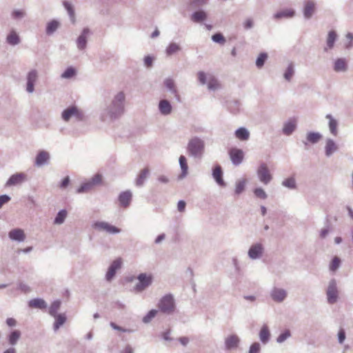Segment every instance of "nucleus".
<instances>
[{
    "label": "nucleus",
    "instance_id": "09e8293b",
    "mask_svg": "<svg viewBox=\"0 0 353 353\" xmlns=\"http://www.w3.org/2000/svg\"><path fill=\"white\" fill-rule=\"evenodd\" d=\"M157 313H158V310H157L152 309V310H150L146 314V315H145L143 317L142 321L145 324L149 323L155 317V316L157 315Z\"/></svg>",
    "mask_w": 353,
    "mask_h": 353
},
{
    "label": "nucleus",
    "instance_id": "a211bd4d",
    "mask_svg": "<svg viewBox=\"0 0 353 353\" xmlns=\"http://www.w3.org/2000/svg\"><path fill=\"white\" fill-rule=\"evenodd\" d=\"M158 110L163 116L170 115L173 110L170 101L166 99H162L159 101Z\"/></svg>",
    "mask_w": 353,
    "mask_h": 353
},
{
    "label": "nucleus",
    "instance_id": "bf43d9fd",
    "mask_svg": "<svg viewBox=\"0 0 353 353\" xmlns=\"http://www.w3.org/2000/svg\"><path fill=\"white\" fill-rule=\"evenodd\" d=\"M212 40L219 44H224L225 43V39L221 33H215L212 36Z\"/></svg>",
    "mask_w": 353,
    "mask_h": 353
},
{
    "label": "nucleus",
    "instance_id": "f3484780",
    "mask_svg": "<svg viewBox=\"0 0 353 353\" xmlns=\"http://www.w3.org/2000/svg\"><path fill=\"white\" fill-rule=\"evenodd\" d=\"M50 159V155L48 152L46 150H41L39 151L34 161V165L36 167L40 168L45 165H48L49 163Z\"/></svg>",
    "mask_w": 353,
    "mask_h": 353
},
{
    "label": "nucleus",
    "instance_id": "f8f14e48",
    "mask_svg": "<svg viewBox=\"0 0 353 353\" xmlns=\"http://www.w3.org/2000/svg\"><path fill=\"white\" fill-rule=\"evenodd\" d=\"M270 296L274 302L282 303L287 298L288 292L283 288L274 287L270 292Z\"/></svg>",
    "mask_w": 353,
    "mask_h": 353
},
{
    "label": "nucleus",
    "instance_id": "0e129e2a",
    "mask_svg": "<svg viewBox=\"0 0 353 353\" xmlns=\"http://www.w3.org/2000/svg\"><path fill=\"white\" fill-rule=\"evenodd\" d=\"M243 26L245 30L252 29L254 27V21H253L252 19H251V18L246 19L243 23Z\"/></svg>",
    "mask_w": 353,
    "mask_h": 353
},
{
    "label": "nucleus",
    "instance_id": "9b49d317",
    "mask_svg": "<svg viewBox=\"0 0 353 353\" xmlns=\"http://www.w3.org/2000/svg\"><path fill=\"white\" fill-rule=\"evenodd\" d=\"M38 79V72L35 69L30 70L26 75V88L28 93H32L34 91V83Z\"/></svg>",
    "mask_w": 353,
    "mask_h": 353
},
{
    "label": "nucleus",
    "instance_id": "0eeeda50",
    "mask_svg": "<svg viewBox=\"0 0 353 353\" xmlns=\"http://www.w3.org/2000/svg\"><path fill=\"white\" fill-rule=\"evenodd\" d=\"M137 279L139 282L134 286V290L141 292L148 288L152 283V275H148L145 273H141L138 275Z\"/></svg>",
    "mask_w": 353,
    "mask_h": 353
},
{
    "label": "nucleus",
    "instance_id": "473e14b6",
    "mask_svg": "<svg viewBox=\"0 0 353 353\" xmlns=\"http://www.w3.org/2000/svg\"><path fill=\"white\" fill-rule=\"evenodd\" d=\"M28 306L32 308L43 310L47 307V303L43 299L36 298L29 301Z\"/></svg>",
    "mask_w": 353,
    "mask_h": 353
},
{
    "label": "nucleus",
    "instance_id": "e433bc0d",
    "mask_svg": "<svg viewBox=\"0 0 353 353\" xmlns=\"http://www.w3.org/2000/svg\"><path fill=\"white\" fill-rule=\"evenodd\" d=\"M207 13L204 10H198L191 14L190 19L194 23H201L207 19Z\"/></svg>",
    "mask_w": 353,
    "mask_h": 353
},
{
    "label": "nucleus",
    "instance_id": "774afa93",
    "mask_svg": "<svg viewBox=\"0 0 353 353\" xmlns=\"http://www.w3.org/2000/svg\"><path fill=\"white\" fill-rule=\"evenodd\" d=\"M197 75H198V79H199V82L202 85L205 84L206 80H207L205 73L203 71H200L198 72Z\"/></svg>",
    "mask_w": 353,
    "mask_h": 353
},
{
    "label": "nucleus",
    "instance_id": "79ce46f5",
    "mask_svg": "<svg viewBox=\"0 0 353 353\" xmlns=\"http://www.w3.org/2000/svg\"><path fill=\"white\" fill-rule=\"evenodd\" d=\"M67 215H68V212L66 211V210H61L60 211H59V212L57 214L54 219V221H53V223L54 225H61L64 223L66 217H67Z\"/></svg>",
    "mask_w": 353,
    "mask_h": 353
},
{
    "label": "nucleus",
    "instance_id": "c85d7f7f",
    "mask_svg": "<svg viewBox=\"0 0 353 353\" xmlns=\"http://www.w3.org/2000/svg\"><path fill=\"white\" fill-rule=\"evenodd\" d=\"M325 118L329 120L328 122V127L330 133L333 136H337L338 135V121L332 117L331 114H327L325 116Z\"/></svg>",
    "mask_w": 353,
    "mask_h": 353
},
{
    "label": "nucleus",
    "instance_id": "b1692460",
    "mask_svg": "<svg viewBox=\"0 0 353 353\" xmlns=\"http://www.w3.org/2000/svg\"><path fill=\"white\" fill-rule=\"evenodd\" d=\"M8 236L11 240L19 242H22L26 239L23 230L19 228L11 230L8 233Z\"/></svg>",
    "mask_w": 353,
    "mask_h": 353
},
{
    "label": "nucleus",
    "instance_id": "37998d69",
    "mask_svg": "<svg viewBox=\"0 0 353 353\" xmlns=\"http://www.w3.org/2000/svg\"><path fill=\"white\" fill-rule=\"evenodd\" d=\"M54 317L55 318V322L54 323L53 328L54 331H57L65 323L66 316L65 314H59Z\"/></svg>",
    "mask_w": 353,
    "mask_h": 353
},
{
    "label": "nucleus",
    "instance_id": "4c0bfd02",
    "mask_svg": "<svg viewBox=\"0 0 353 353\" xmlns=\"http://www.w3.org/2000/svg\"><path fill=\"white\" fill-rule=\"evenodd\" d=\"M235 137L241 141H247L250 138V132L245 127L238 128L234 132Z\"/></svg>",
    "mask_w": 353,
    "mask_h": 353
},
{
    "label": "nucleus",
    "instance_id": "72a5a7b5",
    "mask_svg": "<svg viewBox=\"0 0 353 353\" xmlns=\"http://www.w3.org/2000/svg\"><path fill=\"white\" fill-rule=\"evenodd\" d=\"M6 42L10 46H17L21 42V39L15 30H11L6 37Z\"/></svg>",
    "mask_w": 353,
    "mask_h": 353
},
{
    "label": "nucleus",
    "instance_id": "f704fd0d",
    "mask_svg": "<svg viewBox=\"0 0 353 353\" xmlns=\"http://www.w3.org/2000/svg\"><path fill=\"white\" fill-rule=\"evenodd\" d=\"M21 332L18 330H12L8 336L7 339L8 341V343L14 346L17 344L19 339L21 338Z\"/></svg>",
    "mask_w": 353,
    "mask_h": 353
},
{
    "label": "nucleus",
    "instance_id": "412c9836",
    "mask_svg": "<svg viewBox=\"0 0 353 353\" xmlns=\"http://www.w3.org/2000/svg\"><path fill=\"white\" fill-rule=\"evenodd\" d=\"M297 128V121L296 119H290L283 123L282 132L286 136L291 135Z\"/></svg>",
    "mask_w": 353,
    "mask_h": 353
},
{
    "label": "nucleus",
    "instance_id": "cd10ccee",
    "mask_svg": "<svg viewBox=\"0 0 353 353\" xmlns=\"http://www.w3.org/2000/svg\"><path fill=\"white\" fill-rule=\"evenodd\" d=\"M322 135L317 132H309L306 136V141H303V143L307 145L308 143L315 144L319 141Z\"/></svg>",
    "mask_w": 353,
    "mask_h": 353
},
{
    "label": "nucleus",
    "instance_id": "c756f323",
    "mask_svg": "<svg viewBox=\"0 0 353 353\" xmlns=\"http://www.w3.org/2000/svg\"><path fill=\"white\" fill-rule=\"evenodd\" d=\"M334 70L336 72H345L347 70V64L345 59L339 58L334 63Z\"/></svg>",
    "mask_w": 353,
    "mask_h": 353
},
{
    "label": "nucleus",
    "instance_id": "6e6552de",
    "mask_svg": "<svg viewBox=\"0 0 353 353\" xmlns=\"http://www.w3.org/2000/svg\"><path fill=\"white\" fill-rule=\"evenodd\" d=\"M93 228L99 231H103L110 234H118L121 232V229L110 224L106 221H96L92 224Z\"/></svg>",
    "mask_w": 353,
    "mask_h": 353
},
{
    "label": "nucleus",
    "instance_id": "338daca9",
    "mask_svg": "<svg viewBox=\"0 0 353 353\" xmlns=\"http://www.w3.org/2000/svg\"><path fill=\"white\" fill-rule=\"evenodd\" d=\"M11 198L7 194L0 195V208L10 201Z\"/></svg>",
    "mask_w": 353,
    "mask_h": 353
},
{
    "label": "nucleus",
    "instance_id": "052dcab7",
    "mask_svg": "<svg viewBox=\"0 0 353 353\" xmlns=\"http://www.w3.org/2000/svg\"><path fill=\"white\" fill-rule=\"evenodd\" d=\"M254 195L260 199H265L268 197L266 192L261 188H256L254 190Z\"/></svg>",
    "mask_w": 353,
    "mask_h": 353
},
{
    "label": "nucleus",
    "instance_id": "2eb2a0df",
    "mask_svg": "<svg viewBox=\"0 0 353 353\" xmlns=\"http://www.w3.org/2000/svg\"><path fill=\"white\" fill-rule=\"evenodd\" d=\"M230 160L233 165H239L244 158V152L241 149L232 148L229 151Z\"/></svg>",
    "mask_w": 353,
    "mask_h": 353
},
{
    "label": "nucleus",
    "instance_id": "2f4dec72",
    "mask_svg": "<svg viewBox=\"0 0 353 353\" xmlns=\"http://www.w3.org/2000/svg\"><path fill=\"white\" fill-rule=\"evenodd\" d=\"M336 39V32L334 30L329 31L326 39V47H325L324 51H327L329 49H332Z\"/></svg>",
    "mask_w": 353,
    "mask_h": 353
},
{
    "label": "nucleus",
    "instance_id": "13d9d810",
    "mask_svg": "<svg viewBox=\"0 0 353 353\" xmlns=\"http://www.w3.org/2000/svg\"><path fill=\"white\" fill-rule=\"evenodd\" d=\"M209 0H190V5L193 8L202 7L208 3Z\"/></svg>",
    "mask_w": 353,
    "mask_h": 353
},
{
    "label": "nucleus",
    "instance_id": "20e7f679",
    "mask_svg": "<svg viewBox=\"0 0 353 353\" xmlns=\"http://www.w3.org/2000/svg\"><path fill=\"white\" fill-rule=\"evenodd\" d=\"M74 117L77 121H82L84 114L76 105H71L65 109L61 113V118L64 121H69L70 119Z\"/></svg>",
    "mask_w": 353,
    "mask_h": 353
},
{
    "label": "nucleus",
    "instance_id": "5701e85b",
    "mask_svg": "<svg viewBox=\"0 0 353 353\" xmlns=\"http://www.w3.org/2000/svg\"><path fill=\"white\" fill-rule=\"evenodd\" d=\"M132 194L130 190H126L120 193L119 196V201L120 205L123 208L130 205L132 201Z\"/></svg>",
    "mask_w": 353,
    "mask_h": 353
},
{
    "label": "nucleus",
    "instance_id": "7c9ffc66",
    "mask_svg": "<svg viewBox=\"0 0 353 353\" xmlns=\"http://www.w3.org/2000/svg\"><path fill=\"white\" fill-rule=\"evenodd\" d=\"M150 174V170L145 168L141 170L135 181V185L138 187H142Z\"/></svg>",
    "mask_w": 353,
    "mask_h": 353
},
{
    "label": "nucleus",
    "instance_id": "3c124183",
    "mask_svg": "<svg viewBox=\"0 0 353 353\" xmlns=\"http://www.w3.org/2000/svg\"><path fill=\"white\" fill-rule=\"evenodd\" d=\"M291 336V332L290 330H285L284 332L281 333L276 338V342L278 343H282L288 339Z\"/></svg>",
    "mask_w": 353,
    "mask_h": 353
},
{
    "label": "nucleus",
    "instance_id": "423d86ee",
    "mask_svg": "<svg viewBox=\"0 0 353 353\" xmlns=\"http://www.w3.org/2000/svg\"><path fill=\"white\" fill-rule=\"evenodd\" d=\"M101 181L102 176L100 174H96L89 181L81 184L77 189V192L79 194L88 192L94 186L101 184Z\"/></svg>",
    "mask_w": 353,
    "mask_h": 353
},
{
    "label": "nucleus",
    "instance_id": "bb28decb",
    "mask_svg": "<svg viewBox=\"0 0 353 353\" xmlns=\"http://www.w3.org/2000/svg\"><path fill=\"white\" fill-rule=\"evenodd\" d=\"M338 150V147L334 142V141L332 139H327L325 146V156L330 157L332 155L334 152H335Z\"/></svg>",
    "mask_w": 353,
    "mask_h": 353
},
{
    "label": "nucleus",
    "instance_id": "6ab92c4d",
    "mask_svg": "<svg viewBox=\"0 0 353 353\" xmlns=\"http://www.w3.org/2000/svg\"><path fill=\"white\" fill-rule=\"evenodd\" d=\"M163 85L167 90L173 94L178 101H180V95L179 94L174 80L172 78H166L163 81Z\"/></svg>",
    "mask_w": 353,
    "mask_h": 353
},
{
    "label": "nucleus",
    "instance_id": "ea45409f",
    "mask_svg": "<svg viewBox=\"0 0 353 353\" xmlns=\"http://www.w3.org/2000/svg\"><path fill=\"white\" fill-rule=\"evenodd\" d=\"M59 26H60V23L55 19L49 21L46 25V34L47 35L53 34L57 31V30L59 28Z\"/></svg>",
    "mask_w": 353,
    "mask_h": 353
},
{
    "label": "nucleus",
    "instance_id": "7ed1b4c3",
    "mask_svg": "<svg viewBox=\"0 0 353 353\" xmlns=\"http://www.w3.org/2000/svg\"><path fill=\"white\" fill-rule=\"evenodd\" d=\"M159 310L163 314H172L176 308L174 296L171 294H168L161 298L158 303Z\"/></svg>",
    "mask_w": 353,
    "mask_h": 353
},
{
    "label": "nucleus",
    "instance_id": "a18cd8bd",
    "mask_svg": "<svg viewBox=\"0 0 353 353\" xmlns=\"http://www.w3.org/2000/svg\"><path fill=\"white\" fill-rule=\"evenodd\" d=\"M282 185L290 190H295L297 188L296 179L294 176L283 180L282 181Z\"/></svg>",
    "mask_w": 353,
    "mask_h": 353
},
{
    "label": "nucleus",
    "instance_id": "4be33fe9",
    "mask_svg": "<svg viewBox=\"0 0 353 353\" xmlns=\"http://www.w3.org/2000/svg\"><path fill=\"white\" fill-rule=\"evenodd\" d=\"M296 12L294 9H284L279 10L273 14V19L280 20L282 19H291L295 16Z\"/></svg>",
    "mask_w": 353,
    "mask_h": 353
},
{
    "label": "nucleus",
    "instance_id": "e2e57ef3",
    "mask_svg": "<svg viewBox=\"0 0 353 353\" xmlns=\"http://www.w3.org/2000/svg\"><path fill=\"white\" fill-rule=\"evenodd\" d=\"M110 327L115 330H118V331H120V332H128V333H131V332H133L134 330H130V329H125V328H123L121 326H119L118 325H117L114 322H111L110 323Z\"/></svg>",
    "mask_w": 353,
    "mask_h": 353
},
{
    "label": "nucleus",
    "instance_id": "8fccbe9b",
    "mask_svg": "<svg viewBox=\"0 0 353 353\" xmlns=\"http://www.w3.org/2000/svg\"><path fill=\"white\" fill-rule=\"evenodd\" d=\"M241 104L238 101H232L228 104V109L234 114H237L240 110Z\"/></svg>",
    "mask_w": 353,
    "mask_h": 353
},
{
    "label": "nucleus",
    "instance_id": "69168bd1",
    "mask_svg": "<svg viewBox=\"0 0 353 353\" xmlns=\"http://www.w3.org/2000/svg\"><path fill=\"white\" fill-rule=\"evenodd\" d=\"M261 350V345L259 343L255 342L252 343L249 350V353H259Z\"/></svg>",
    "mask_w": 353,
    "mask_h": 353
},
{
    "label": "nucleus",
    "instance_id": "1a4fd4ad",
    "mask_svg": "<svg viewBox=\"0 0 353 353\" xmlns=\"http://www.w3.org/2000/svg\"><path fill=\"white\" fill-rule=\"evenodd\" d=\"M256 174L259 181L265 185L268 184L272 179L268 165L265 163L260 164L256 170Z\"/></svg>",
    "mask_w": 353,
    "mask_h": 353
},
{
    "label": "nucleus",
    "instance_id": "9d476101",
    "mask_svg": "<svg viewBox=\"0 0 353 353\" xmlns=\"http://www.w3.org/2000/svg\"><path fill=\"white\" fill-rule=\"evenodd\" d=\"M316 11V3L312 0H305L303 5V14L306 20L310 19Z\"/></svg>",
    "mask_w": 353,
    "mask_h": 353
},
{
    "label": "nucleus",
    "instance_id": "ddd939ff",
    "mask_svg": "<svg viewBox=\"0 0 353 353\" xmlns=\"http://www.w3.org/2000/svg\"><path fill=\"white\" fill-rule=\"evenodd\" d=\"M121 264L122 261L120 258L115 259L112 262L105 274V280L107 281L110 282L113 279L117 271L121 268Z\"/></svg>",
    "mask_w": 353,
    "mask_h": 353
},
{
    "label": "nucleus",
    "instance_id": "6e6d98bb",
    "mask_svg": "<svg viewBox=\"0 0 353 353\" xmlns=\"http://www.w3.org/2000/svg\"><path fill=\"white\" fill-rule=\"evenodd\" d=\"M76 73V70L72 67L68 68L61 75L63 79H70Z\"/></svg>",
    "mask_w": 353,
    "mask_h": 353
},
{
    "label": "nucleus",
    "instance_id": "680f3d73",
    "mask_svg": "<svg viewBox=\"0 0 353 353\" xmlns=\"http://www.w3.org/2000/svg\"><path fill=\"white\" fill-rule=\"evenodd\" d=\"M219 83L216 79L212 78L210 79V81H208V88L209 90H216V89L219 88Z\"/></svg>",
    "mask_w": 353,
    "mask_h": 353
},
{
    "label": "nucleus",
    "instance_id": "c9c22d12",
    "mask_svg": "<svg viewBox=\"0 0 353 353\" xmlns=\"http://www.w3.org/2000/svg\"><path fill=\"white\" fill-rule=\"evenodd\" d=\"M179 165L181 169V173L179 176L180 179H183L188 174V165L187 163V159L185 156L181 155L179 159Z\"/></svg>",
    "mask_w": 353,
    "mask_h": 353
},
{
    "label": "nucleus",
    "instance_id": "a19ab883",
    "mask_svg": "<svg viewBox=\"0 0 353 353\" xmlns=\"http://www.w3.org/2000/svg\"><path fill=\"white\" fill-rule=\"evenodd\" d=\"M63 5L65 9L67 10V12L69 15L71 22L72 23H74L76 20H75V12H74V9L73 8V6L72 5L71 3L66 1H64L63 2Z\"/></svg>",
    "mask_w": 353,
    "mask_h": 353
},
{
    "label": "nucleus",
    "instance_id": "dca6fc26",
    "mask_svg": "<svg viewBox=\"0 0 353 353\" xmlns=\"http://www.w3.org/2000/svg\"><path fill=\"white\" fill-rule=\"evenodd\" d=\"M90 33V30L88 28H85L83 29L81 34L77 39V47L79 50L85 49L88 43V37Z\"/></svg>",
    "mask_w": 353,
    "mask_h": 353
},
{
    "label": "nucleus",
    "instance_id": "603ef678",
    "mask_svg": "<svg viewBox=\"0 0 353 353\" xmlns=\"http://www.w3.org/2000/svg\"><path fill=\"white\" fill-rule=\"evenodd\" d=\"M268 59V54L265 52L261 53L256 60V65L258 68H261Z\"/></svg>",
    "mask_w": 353,
    "mask_h": 353
},
{
    "label": "nucleus",
    "instance_id": "864d4df0",
    "mask_svg": "<svg viewBox=\"0 0 353 353\" xmlns=\"http://www.w3.org/2000/svg\"><path fill=\"white\" fill-rule=\"evenodd\" d=\"M26 16V12L23 10H14L11 12V17L14 20L21 19Z\"/></svg>",
    "mask_w": 353,
    "mask_h": 353
},
{
    "label": "nucleus",
    "instance_id": "4468645a",
    "mask_svg": "<svg viewBox=\"0 0 353 353\" xmlns=\"http://www.w3.org/2000/svg\"><path fill=\"white\" fill-rule=\"evenodd\" d=\"M264 252V248L260 243H256L252 245L248 250V256L252 259H258L261 257Z\"/></svg>",
    "mask_w": 353,
    "mask_h": 353
},
{
    "label": "nucleus",
    "instance_id": "c03bdc74",
    "mask_svg": "<svg viewBox=\"0 0 353 353\" xmlns=\"http://www.w3.org/2000/svg\"><path fill=\"white\" fill-rule=\"evenodd\" d=\"M181 50V47L179 44L171 42L165 49V53L168 56H171Z\"/></svg>",
    "mask_w": 353,
    "mask_h": 353
},
{
    "label": "nucleus",
    "instance_id": "39448f33",
    "mask_svg": "<svg viewBox=\"0 0 353 353\" xmlns=\"http://www.w3.org/2000/svg\"><path fill=\"white\" fill-rule=\"evenodd\" d=\"M339 290L336 279H332L327 285L326 290L327 301L329 304L333 305L338 301Z\"/></svg>",
    "mask_w": 353,
    "mask_h": 353
},
{
    "label": "nucleus",
    "instance_id": "aec40b11",
    "mask_svg": "<svg viewBox=\"0 0 353 353\" xmlns=\"http://www.w3.org/2000/svg\"><path fill=\"white\" fill-rule=\"evenodd\" d=\"M26 180V174L23 172L16 173L10 176L7 181L6 186H12L21 184Z\"/></svg>",
    "mask_w": 353,
    "mask_h": 353
},
{
    "label": "nucleus",
    "instance_id": "de8ad7c7",
    "mask_svg": "<svg viewBox=\"0 0 353 353\" xmlns=\"http://www.w3.org/2000/svg\"><path fill=\"white\" fill-rule=\"evenodd\" d=\"M61 306V301L59 300L54 301L50 305L49 308V314L52 316H54L57 315V312L59 310Z\"/></svg>",
    "mask_w": 353,
    "mask_h": 353
},
{
    "label": "nucleus",
    "instance_id": "49530a36",
    "mask_svg": "<svg viewBox=\"0 0 353 353\" xmlns=\"http://www.w3.org/2000/svg\"><path fill=\"white\" fill-rule=\"evenodd\" d=\"M294 66L293 63H290L283 74L285 79L288 81H290L292 77L294 74Z\"/></svg>",
    "mask_w": 353,
    "mask_h": 353
},
{
    "label": "nucleus",
    "instance_id": "4d7b16f0",
    "mask_svg": "<svg viewBox=\"0 0 353 353\" xmlns=\"http://www.w3.org/2000/svg\"><path fill=\"white\" fill-rule=\"evenodd\" d=\"M245 183H246V181L245 179H243V180H241V181H239L238 182H236V187H235V193L236 194H240L244 191L245 187Z\"/></svg>",
    "mask_w": 353,
    "mask_h": 353
},
{
    "label": "nucleus",
    "instance_id": "f257e3e1",
    "mask_svg": "<svg viewBox=\"0 0 353 353\" xmlns=\"http://www.w3.org/2000/svg\"><path fill=\"white\" fill-rule=\"evenodd\" d=\"M125 95L123 92H119L110 103L101 110L100 119L102 121H114L123 114L125 111Z\"/></svg>",
    "mask_w": 353,
    "mask_h": 353
},
{
    "label": "nucleus",
    "instance_id": "58836bf2",
    "mask_svg": "<svg viewBox=\"0 0 353 353\" xmlns=\"http://www.w3.org/2000/svg\"><path fill=\"white\" fill-rule=\"evenodd\" d=\"M259 339L262 343L267 344L270 339V332L266 325H263L259 332Z\"/></svg>",
    "mask_w": 353,
    "mask_h": 353
},
{
    "label": "nucleus",
    "instance_id": "a878e982",
    "mask_svg": "<svg viewBox=\"0 0 353 353\" xmlns=\"http://www.w3.org/2000/svg\"><path fill=\"white\" fill-rule=\"evenodd\" d=\"M212 176L219 185L225 186V183L223 179V171L220 165H217L214 167L212 172Z\"/></svg>",
    "mask_w": 353,
    "mask_h": 353
},
{
    "label": "nucleus",
    "instance_id": "f03ea898",
    "mask_svg": "<svg viewBox=\"0 0 353 353\" xmlns=\"http://www.w3.org/2000/svg\"><path fill=\"white\" fill-rule=\"evenodd\" d=\"M205 149L204 140L196 136L190 139L186 146L188 156L194 159H201L205 153Z\"/></svg>",
    "mask_w": 353,
    "mask_h": 353
},
{
    "label": "nucleus",
    "instance_id": "5fc2aeb1",
    "mask_svg": "<svg viewBox=\"0 0 353 353\" xmlns=\"http://www.w3.org/2000/svg\"><path fill=\"white\" fill-rule=\"evenodd\" d=\"M341 265V259L338 256H334L330 264V270L335 272Z\"/></svg>",
    "mask_w": 353,
    "mask_h": 353
},
{
    "label": "nucleus",
    "instance_id": "393cba45",
    "mask_svg": "<svg viewBox=\"0 0 353 353\" xmlns=\"http://www.w3.org/2000/svg\"><path fill=\"white\" fill-rule=\"evenodd\" d=\"M239 342L240 339L236 335H230L228 336L225 340V348L227 350L235 349L238 347Z\"/></svg>",
    "mask_w": 353,
    "mask_h": 353
}]
</instances>
